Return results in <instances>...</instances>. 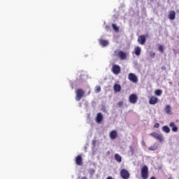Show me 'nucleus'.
<instances>
[{
  "mask_svg": "<svg viewBox=\"0 0 179 179\" xmlns=\"http://www.w3.org/2000/svg\"><path fill=\"white\" fill-rule=\"evenodd\" d=\"M85 90L81 88L76 90V101H80L83 97H85Z\"/></svg>",
  "mask_w": 179,
  "mask_h": 179,
  "instance_id": "f257e3e1",
  "label": "nucleus"
},
{
  "mask_svg": "<svg viewBox=\"0 0 179 179\" xmlns=\"http://www.w3.org/2000/svg\"><path fill=\"white\" fill-rule=\"evenodd\" d=\"M141 177L143 179H148L149 177V169L146 165H144L141 169Z\"/></svg>",
  "mask_w": 179,
  "mask_h": 179,
  "instance_id": "f03ea898",
  "label": "nucleus"
},
{
  "mask_svg": "<svg viewBox=\"0 0 179 179\" xmlns=\"http://www.w3.org/2000/svg\"><path fill=\"white\" fill-rule=\"evenodd\" d=\"M128 79L133 83H138V77L133 73H129Z\"/></svg>",
  "mask_w": 179,
  "mask_h": 179,
  "instance_id": "7ed1b4c3",
  "label": "nucleus"
},
{
  "mask_svg": "<svg viewBox=\"0 0 179 179\" xmlns=\"http://www.w3.org/2000/svg\"><path fill=\"white\" fill-rule=\"evenodd\" d=\"M112 72L114 75H119L121 72V67L117 64H114L112 67Z\"/></svg>",
  "mask_w": 179,
  "mask_h": 179,
  "instance_id": "20e7f679",
  "label": "nucleus"
},
{
  "mask_svg": "<svg viewBox=\"0 0 179 179\" xmlns=\"http://www.w3.org/2000/svg\"><path fill=\"white\" fill-rule=\"evenodd\" d=\"M120 177L123 179H128L129 178V172L127 169H122L120 171Z\"/></svg>",
  "mask_w": 179,
  "mask_h": 179,
  "instance_id": "39448f33",
  "label": "nucleus"
},
{
  "mask_svg": "<svg viewBox=\"0 0 179 179\" xmlns=\"http://www.w3.org/2000/svg\"><path fill=\"white\" fill-rule=\"evenodd\" d=\"M129 101L131 104H136V101H138V96L135 94H132L129 97Z\"/></svg>",
  "mask_w": 179,
  "mask_h": 179,
  "instance_id": "423d86ee",
  "label": "nucleus"
},
{
  "mask_svg": "<svg viewBox=\"0 0 179 179\" xmlns=\"http://www.w3.org/2000/svg\"><path fill=\"white\" fill-rule=\"evenodd\" d=\"M137 41L141 45H145V43H146V36L145 35L139 36Z\"/></svg>",
  "mask_w": 179,
  "mask_h": 179,
  "instance_id": "0eeeda50",
  "label": "nucleus"
},
{
  "mask_svg": "<svg viewBox=\"0 0 179 179\" xmlns=\"http://www.w3.org/2000/svg\"><path fill=\"white\" fill-rule=\"evenodd\" d=\"M151 136H153V138H155V139H157V141H159V142H162L163 141V136L157 134V133H151Z\"/></svg>",
  "mask_w": 179,
  "mask_h": 179,
  "instance_id": "6e6552de",
  "label": "nucleus"
},
{
  "mask_svg": "<svg viewBox=\"0 0 179 179\" xmlns=\"http://www.w3.org/2000/svg\"><path fill=\"white\" fill-rule=\"evenodd\" d=\"M117 57H119L120 59L122 61L127 59V54H125V52H124L122 50H120L117 52Z\"/></svg>",
  "mask_w": 179,
  "mask_h": 179,
  "instance_id": "1a4fd4ad",
  "label": "nucleus"
},
{
  "mask_svg": "<svg viewBox=\"0 0 179 179\" xmlns=\"http://www.w3.org/2000/svg\"><path fill=\"white\" fill-rule=\"evenodd\" d=\"M76 164H77V166H82V164H83V159H82V155H78L76 157Z\"/></svg>",
  "mask_w": 179,
  "mask_h": 179,
  "instance_id": "9d476101",
  "label": "nucleus"
},
{
  "mask_svg": "<svg viewBox=\"0 0 179 179\" xmlns=\"http://www.w3.org/2000/svg\"><path fill=\"white\" fill-rule=\"evenodd\" d=\"M103 121V114L101 113H98L96 117V122L100 124Z\"/></svg>",
  "mask_w": 179,
  "mask_h": 179,
  "instance_id": "9b49d317",
  "label": "nucleus"
},
{
  "mask_svg": "<svg viewBox=\"0 0 179 179\" xmlns=\"http://www.w3.org/2000/svg\"><path fill=\"white\" fill-rule=\"evenodd\" d=\"M164 110L166 114H168V115H171L173 114V112L171 111V106H170V105H166Z\"/></svg>",
  "mask_w": 179,
  "mask_h": 179,
  "instance_id": "f8f14e48",
  "label": "nucleus"
},
{
  "mask_svg": "<svg viewBox=\"0 0 179 179\" xmlns=\"http://www.w3.org/2000/svg\"><path fill=\"white\" fill-rule=\"evenodd\" d=\"M117 135H118V133H117V131L113 130V131H110V139L114 141V139L117 138Z\"/></svg>",
  "mask_w": 179,
  "mask_h": 179,
  "instance_id": "ddd939ff",
  "label": "nucleus"
},
{
  "mask_svg": "<svg viewBox=\"0 0 179 179\" xmlns=\"http://www.w3.org/2000/svg\"><path fill=\"white\" fill-rule=\"evenodd\" d=\"M168 16L170 20H174V19H176V11L174 10L170 11Z\"/></svg>",
  "mask_w": 179,
  "mask_h": 179,
  "instance_id": "4468645a",
  "label": "nucleus"
},
{
  "mask_svg": "<svg viewBox=\"0 0 179 179\" xmlns=\"http://www.w3.org/2000/svg\"><path fill=\"white\" fill-rule=\"evenodd\" d=\"M99 44L102 47H107V45H108L109 43H108V41H107V40L99 39Z\"/></svg>",
  "mask_w": 179,
  "mask_h": 179,
  "instance_id": "2eb2a0df",
  "label": "nucleus"
},
{
  "mask_svg": "<svg viewBox=\"0 0 179 179\" xmlns=\"http://www.w3.org/2000/svg\"><path fill=\"white\" fill-rule=\"evenodd\" d=\"M141 51H142V50L141 49V47L136 46L134 48V54H135V55H136L137 57H139V55H141Z\"/></svg>",
  "mask_w": 179,
  "mask_h": 179,
  "instance_id": "dca6fc26",
  "label": "nucleus"
},
{
  "mask_svg": "<svg viewBox=\"0 0 179 179\" xmlns=\"http://www.w3.org/2000/svg\"><path fill=\"white\" fill-rule=\"evenodd\" d=\"M149 103L151 105L156 104L157 103V97L151 96V98L149 100Z\"/></svg>",
  "mask_w": 179,
  "mask_h": 179,
  "instance_id": "f3484780",
  "label": "nucleus"
},
{
  "mask_svg": "<svg viewBox=\"0 0 179 179\" xmlns=\"http://www.w3.org/2000/svg\"><path fill=\"white\" fill-rule=\"evenodd\" d=\"M169 126L171 127V128H172V131L173 132H177V131H178V127H176V123L171 122L169 124Z\"/></svg>",
  "mask_w": 179,
  "mask_h": 179,
  "instance_id": "a211bd4d",
  "label": "nucleus"
},
{
  "mask_svg": "<svg viewBox=\"0 0 179 179\" xmlns=\"http://www.w3.org/2000/svg\"><path fill=\"white\" fill-rule=\"evenodd\" d=\"M115 160H116L117 163H121V162H122V157L120 154H115Z\"/></svg>",
  "mask_w": 179,
  "mask_h": 179,
  "instance_id": "6ab92c4d",
  "label": "nucleus"
},
{
  "mask_svg": "<svg viewBox=\"0 0 179 179\" xmlns=\"http://www.w3.org/2000/svg\"><path fill=\"white\" fill-rule=\"evenodd\" d=\"M113 90L116 92H121V85L120 84H115L113 86Z\"/></svg>",
  "mask_w": 179,
  "mask_h": 179,
  "instance_id": "aec40b11",
  "label": "nucleus"
},
{
  "mask_svg": "<svg viewBox=\"0 0 179 179\" xmlns=\"http://www.w3.org/2000/svg\"><path fill=\"white\" fill-rule=\"evenodd\" d=\"M162 131H163V132H166V134H169L170 133V128H169L167 126H164L162 127Z\"/></svg>",
  "mask_w": 179,
  "mask_h": 179,
  "instance_id": "412c9836",
  "label": "nucleus"
},
{
  "mask_svg": "<svg viewBox=\"0 0 179 179\" xmlns=\"http://www.w3.org/2000/svg\"><path fill=\"white\" fill-rule=\"evenodd\" d=\"M112 27H113V30H114L115 31H116V32L120 31V28H118V27H117V24H112Z\"/></svg>",
  "mask_w": 179,
  "mask_h": 179,
  "instance_id": "4be33fe9",
  "label": "nucleus"
},
{
  "mask_svg": "<svg viewBox=\"0 0 179 179\" xmlns=\"http://www.w3.org/2000/svg\"><path fill=\"white\" fill-rule=\"evenodd\" d=\"M149 150H156L157 149V144H154L151 145L149 148Z\"/></svg>",
  "mask_w": 179,
  "mask_h": 179,
  "instance_id": "5701e85b",
  "label": "nucleus"
},
{
  "mask_svg": "<svg viewBox=\"0 0 179 179\" xmlns=\"http://www.w3.org/2000/svg\"><path fill=\"white\" fill-rule=\"evenodd\" d=\"M129 149L131 155H134L135 153V148H134V146L132 145L129 146Z\"/></svg>",
  "mask_w": 179,
  "mask_h": 179,
  "instance_id": "b1692460",
  "label": "nucleus"
},
{
  "mask_svg": "<svg viewBox=\"0 0 179 179\" xmlns=\"http://www.w3.org/2000/svg\"><path fill=\"white\" fill-rule=\"evenodd\" d=\"M89 173L90 174V176L93 177V176L94 175V173H96V171L94 169H90Z\"/></svg>",
  "mask_w": 179,
  "mask_h": 179,
  "instance_id": "393cba45",
  "label": "nucleus"
},
{
  "mask_svg": "<svg viewBox=\"0 0 179 179\" xmlns=\"http://www.w3.org/2000/svg\"><path fill=\"white\" fill-rule=\"evenodd\" d=\"M162 90H157L155 91L156 96H162Z\"/></svg>",
  "mask_w": 179,
  "mask_h": 179,
  "instance_id": "a878e982",
  "label": "nucleus"
},
{
  "mask_svg": "<svg viewBox=\"0 0 179 179\" xmlns=\"http://www.w3.org/2000/svg\"><path fill=\"white\" fill-rule=\"evenodd\" d=\"M100 92H101V87L100 86H96L95 93H100Z\"/></svg>",
  "mask_w": 179,
  "mask_h": 179,
  "instance_id": "bb28decb",
  "label": "nucleus"
},
{
  "mask_svg": "<svg viewBox=\"0 0 179 179\" xmlns=\"http://www.w3.org/2000/svg\"><path fill=\"white\" fill-rule=\"evenodd\" d=\"M158 50H159V51H160L161 52H164V48L163 45H159Z\"/></svg>",
  "mask_w": 179,
  "mask_h": 179,
  "instance_id": "cd10ccee",
  "label": "nucleus"
},
{
  "mask_svg": "<svg viewBox=\"0 0 179 179\" xmlns=\"http://www.w3.org/2000/svg\"><path fill=\"white\" fill-rule=\"evenodd\" d=\"M155 55H156L155 52H150V56L151 57V58H155Z\"/></svg>",
  "mask_w": 179,
  "mask_h": 179,
  "instance_id": "c85d7f7f",
  "label": "nucleus"
},
{
  "mask_svg": "<svg viewBox=\"0 0 179 179\" xmlns=\"http://www.w3.org/2000/svg\"><path fill=\"white\" fill-rule=\"evenodd\" d=\"M159 127H160V124H159V123H155L154 124V128H159Z\"/></svg>",
  "mask_w": 179,
  "mask_h": 179,
  "instance_id": "c756f323",
  "label": "nucleus"
},
{
  "mask_svg": "<svg viewBox=\"0 0 179 179\" xmlns=\"http://www.w3.org/2000/svg\"><path fill=\"white\" fill-rule=\"evenodd\" d=\"M83 75H85V73L82 72L80 73V79H83Z\"/></svg>",
  "mask_w": 179,
  "mask_h": 179,
  "instance_id": "7c9ffc66",
  "label": "nucleus"
},
{
  "mask_svg": "<svg viewBox=\"0 0 179 179\" xmlns=\"http://www.w3.org/2000/svg\"><path fill=\"white\" fill-rule=\"evenodd\" d=\"M122 104H123V103L120 101V102H118L117 106L119 107H122Z\"/></svg>",
  "mask_w": 179,
  "mask_h": 179,
  "instance_id": "2f4dec72",
  "label": "nucleus"
},
{
  "mask_svg": "<svg viewBox=\"0 0 179 179\" xmlns=\"http://www.w3.org/2000/svg\"><path fill=\"white\" fill-rule=\"evenodd\" d=\"M141 145L143 146H146V143L143 141L141 142Z\"/></svg>",
  "mask_w": 179,
  "mask_h": 179,
  "instance_id": "473e14b6",
  "label": "nucleus"
},
{
  "mask_svg": "<svg viewBox=\"0 0 179 179\" xmlns=\"http://www.w3.org/2000/svg\"><path fill=\"white\" fill-rule=\"evenodd\" d=\"M162 69L163 71H166V67L162 66Z\"/></svg>",
  "mask_w": 179,
  "mask_h": 179,
  "instance_id": "72a5a7b5",
  "label": "nucleus"
},
{
  "mask_svg": "<svg viewBox=\"0 0 179 179\" xmlns=\"http://www.w3.org/2000/svg\"><path fill=\"white\" fill-rule=\"evenodd\" d=\"M106 179H114V178H113V177L111 176H108Z\"/></svg>",
  "mask_w": 179,
  "mask_h": 179,
  "instance_id": "f704fd0d",
  "label": "nucleus"
},
{
  "mask_svg": "<svg viewBox=\"0 0 179 179\" xmlns=\"http://www.w3.org/2000/svg\"><path fill=\"white\" fill-rule=\"evenodd\" d=\"M102 110L104 111V113H106V108H105V107H103V108H102Z\"/></svg>",
  "mask_w": 179,
  "mask_h": 179,
  "instance_id": "c9c22d12",
  "label": "nucleus"
},
{
  "mask_svg": "<svg viewBox=\"0 0 179 179\" xmlns=\"http://www.w3.org/2000/svg\"><path fill=\"white\" fill-rule=\"evenodd\" d=\"M81 179H87V177L84 176V177H83Z\"/></svg>",
  "mask_w": 179,
  "mask_h": 179,
  "instance_id": "e433bc0d",
  "label": "nucleus"
},
{
  "mask_svg": "<svg viewBox=\"0 0 179 179\" xmlns=\"http://www.w3.org/2000/svg\"><path fill=\"white\" fill-rule=\"evenodd\" d=\"M150 179H156V178L155 176H152Z\"/></svg>",
  "mask_w": 179,
  "mask_h": 179,
  "instance_id": "4c0bfd02",
  "label": "nucleus"
},
{
  "mask_svg": "<svg viewBox=\"0 0 179 179\" xmlns=\"http://www.w3.org/2000/svg\"><path fill=\"white\" fill-rule=\"evenodd\" d=\"M79 106L82 107V103H79Z\"/></svg>",
  "mask_w": 179,
  "mask_h": 179,
  "instance_id": "58836bf2",
  "label": "nucleus"
},
{
  "mask_svg": "<svg viewBox=\"0 0 179 179\" xmlns=\"http://www.w3.org/2000/svg\"><path fill=\"white\" fill-rule=\"evenodd\" d=\"M88 94H90V91L88 92Z\"/></svg>",
  "mask_w": 179,
  "mask_h": 179,
  "instance_id": "ea45409f",
  "label": "nucleus"
},
{
  "mask_svg": "<svg viewBox=\"0 0 179 179\" xmlns=\"http://www.w3.org/2000/svg\"><path fill=\"white\" fill-rule=\"evenodd\" d=\"M93 145H94V141H93Z\"/></svg>",
  "mask_w": 179,
  "mask_h": 179,
  "instance_id": "a19ab883",
  "label": "nucleus"
},
{
  "mask_svg": "<svg viewBox=\"0 0 179 179\" xmlns=\"http://www.w3.org/2000/svg\"><path fill=\"white\" fill-rule=\"evenodd\" d=\"M169 179H171V178H169Z\"/></svg>",
  "mask_w": 179,
  "mask_h": 179,
  "instance_id": "79ce46f5",
  "label": "nucleus"
},
{
  "mask_svg": "<svg viewBox=\"0 0 179 179\" xmlns=\"http://www.w3.org/2000/svg\"><path fill=\"white\" fill-rule=\"evenodd\" d=\"M169 179H171V178H169Z\"/></svg>",
  "mask_w": 179,
  "mask_h": 179,
  "instance_id": "37998d69",
  "label": "nucleus"
}]
</instances>
